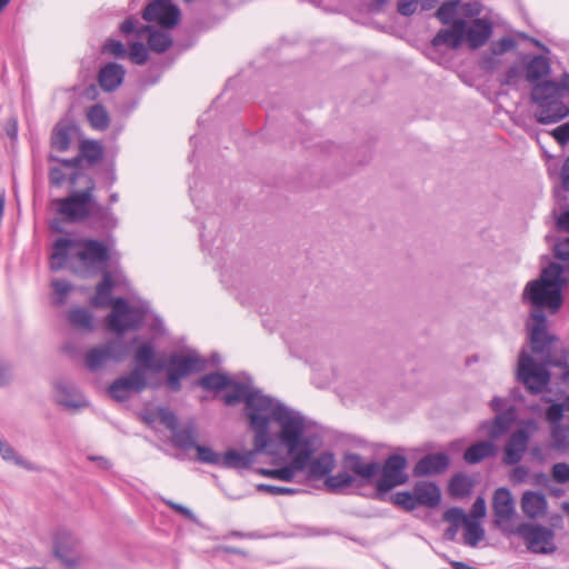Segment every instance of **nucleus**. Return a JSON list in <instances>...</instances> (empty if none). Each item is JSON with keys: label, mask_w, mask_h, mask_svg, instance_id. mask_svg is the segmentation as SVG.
Masks as SVG:
<instances>
[{"label": "nucleus", "mask_w": 569, "mask_h": 569, "mask_svg": "<svg viewBox=\"0 0 569 569\" xmlns=\"http://www.w3.org/2000/svg\"><path fill=\"white\" fill-rule=\"evenodd\" d=\"M249 428L253 431V448L243 453L230 449L221 457L222 468L248 469L259 453L279 456L282 449L293 452L306 432L305 417L284 403H277L274 408L264 410L257 407L253 398L248 400Z\"/></svg>", "instance_id": "1"}, {"label": "nucleus", "mask_w": 569, "mask_h": 569, "mask_svg": "<svg viewBox=\"0 0 569 569\" xmlns=\"http://www.w3.org/2000/svg\"><path fill=\"white\" fill-rule=\"evenodd\" d=\"M566 284L563 267L559 263H550L542 269L539 279L527 283L522 299L532 306L530 328L531 349L535 353H542L550 343L546 332V316L542 308H548L552 313L557 312L562 305V287Z\"/></svg>", "instance_id": "2"}, {"label": "nucleus", "mask_w": 569, "mask_h": 569, "mask_svg": "<svg viewBox=\"0 0 569 569\" xmlns=\"http://www.w3.org/2000/svg\"><path fill=\"white\" fill-rule=\"evenodd\" d=\"M133 369H140L142 375L147 371L167 372V387L170 391L181 390V379L190 373L203 371L207 368V360L200 357L196 351L187 356L171 353L167 363L163 360L156 359V349L151 342L140 345L133 352Z\"/></svg>", "instance_id": "3"}, {"label": "nucleus", "mask_w": 569, "mask_h": 569, "mask_svg": "<svg viewBox=\"0 0 569 569\" xmlns=\"http://www.w3.org/2000/svg\"><path fill=\"white\" fill-rule=\"evenodd\" d=\"M114 281L109 271L104 270L102 280L96 287V295L91 299V305L97 308L112 307L107 318V327L111 332L123 335L130 330L139 329L146 318L142 308L132 307L121 297L112 298L111 292Z\"/></svg>", "instance_id": "4"}, {"label": "nucleus", "mask_w": 569, "mask_h": 569, "mask_svg": "<svg viewBox=\"0 0 569 569\" xmlns=\"http://www.w3.org/2000/svg\"><path fill=\"white\" fill-rule=\"evenodd\" d=\"M76 257L87 269H94L110 260L109 247L97 239H71L60 237L52 244L50 268L53 271L63 269L71 258Z\"/></svg>", "instance_id": "5"}, {"label": "nucleus", "mask_w": 569, "mask_h": 569, "mask_svg": "<svg viewBox=\"0 0 569 569\" xmlns=\"http://www.w3.org/2000/svg\"><path fill=\"white\" fill-rule=\"evenodd\" d=\"M197 386L207 391H221L230 388L231 391L224 393L223 402L227 406H234L241 401L244 402V416L248 415V400L253 398L257 407H262L264 410L272 409L277 403H282L280 400L271 398L260 389L252 388V380L249 376L243 375L240 381L231 379L227 373L211 372L202 376L197 382Z\"/></svg>", "instance_id": "6"}, {"label": "nucleus", "mask_w": 569, "mask_h": 569, "mask_svg": "<svg viewBox=\"0 0 569 569\" xmlns=\"http://www.w3.org/2000/svg\"><path fill=\"white\" fill-rule=\"evenodd\" d=\"M560 84L545 80L532 87L531 101L537 106L536 120L541 124L556 123L569 114L568 106L562 101Z\"/></svg>", "instance_id": "7"}, {"label": "nucleus", "mask_w": 569, "mask_h": 569, "mask_svg": "<svg viewBox=\"0 0 569 569\" xmlns=\"http://www.w3.org/2000/svg\"><path fill=\"white\" fill-rule=\"evenodd\" d=\"M94 184L91 182L83 190L71 192L64 198H59L53 201L56 212L62 217L67 223H80L87 221L91 207L94 200Z\"/></svg>", "instance_id": "8"}, {"label": "nucleus", "mask_w": 569, "mask_h": 569, "mask_svg": "<svg viewBox=\"0 0 569 569\" xmlns=\"http://www.w3.org/2000/svg\"><path fill=\"white\" fill-rule=\"evenodd\" d=\"M287 453L292 457L289 465L276 469L258 468L256 472L263 477L279 479L282 481H291L296 477L297 472L307 468L310 457L313 455L310 439L305 437V432L301 435L297 449L293 452L287 451Z\"/></svg>", "instance_id": "9"}, {"label": "nucleus", "mask_w": 569, "mask_h": 569, "mask_svg": "<svg viewBox=\"0 0 569 569\" xmlns=\"http://www.w3.org/2000/svg\"><path fill=\"white\" fill-rule=\"evenodd\" d=\"M127 356V347L121 339H109L104 343L97 345L84 353L86 368L96 372L110 363H119Z\"/></svg>", "instance_id": "10"}, {"label": "nucleus", "mask_w": 569, "mask_h": 569, "mask_svg": "<svg viewBox=\"0 0 569 569\" xmlns=\"http://www.w3.org/2000/svg\"><path fill=\"white\" fill-rule=\"evenodd\" d=\"M517 378L530 393L538 395L549 385L550 372L545 363H537L526 350H522L519 355Z\"/></svg>", "instance_id": "11"}, {"label": "nucleus", "mask_w": 569, "mask_h": 569, "mask_svg": "<svg viewBox=\"0 0 569 569\" xmlns=\"http://www.w3.org/2000/svg\"><path fill=\"white\" fill-rule=\"evenodd\" d=\"M526 542L527 549L533 553H552L556 550L555 533L550 528L541 525L523 522L515 532Z\"/></svg>", "instance_id": "12"}, {"label": "nucleus", "mask_w": 569, "mask_h": 569, "mask_svg": "<svg viewBox=\"0 0 569 569\" xmlns=\"http://www.w3.org/2000/svg\"><path fill=\"white\" fill-rule=\"evenodd\" d=\"M148 388L147 375L140 369H132L129 373L113 380L108 387V395L118 402L128 401L132 395H139Z\"/></svg>", "instance_id": "13"}, {"label": "nucleus", "mask_w": 569, "mask_h": 569, "mask_svg": "<svg viewBox=\"0 0 569 569\" xmlns=\"http://www.w3.org/2000/svg\"><path fill=\"white\" fill-rule=\"evenodd\" d=\"M120 31L123 34L134 32L140 39L147 37L149 49L157 53H163L172 46V37L168 30H158L152 26L136 28V19L133 17L127 18L120 24Z\"/></svg>", "instance_id": "14"}, {"label": "nucleus", "mask_w": 569, "mask_h": 569, "mask_svg": "<svg viewBox=\"0 0 569 569\" xmlns=\"http://www.w3.org/2000/svg\"><path fill=\"white\" fill-rule=\"evenodd\" d=\"M492 511L496 526L505 533L515 532L513 518L516 517L515 501L508 488H498L492 497Z\"/></svg>", "instance_id": "15"}, {"label": "nucleus", "mask_w": 569, "mask_h": 569, "mask_svg": "<svg viewBox=\"0 0 569 569\" xmlns=\"http://www.w3.org/2000/svg\"><path fill=\"white\" fill-rule=\"evenodd\" d=\"M407 466V460L401 455H391L389 456L381 470V477L377 482V489L379 491L386 492L391 490L392 488L403 485L408 476L405 472Z\"/></svg>", "instance_id": "16"}, {"label": "nucleus", "mask_w": 569, "mask_h": 569, "mask_svg": "<svg viewBox=\"0 0 569 569\" xmlns=\"http://www.w3.org/2000/svg\"><path fill=\"white\" fill-rule=\"evenodd\" d=\"M142 18L157 22L164 29H172L180 21V10L171 0H152L143 10Z\"/></svg>", "instance_id": "17"}, {"label": "nucleus", "mask_w": 569, "mask_h": 569, "mask_svg": "<svg viewBox=\"0 0 569 569\" xmlns=\"http://www.w3.org/2000/svg\"><path fill=\"white\" fill-rule=\"evenodd\" d=\"M54 555L67 567H76L81 559L79 541L67 531H60L54 537Z\"/></svg>", "instance_id": "18"}, {"label": "nucleus", "mask_w": 569, "mask_h": 569, "mask_svg": "<svg viewBox=\"0 0 569 569\" xmlns=\"http://www.w3.org/2000/svg\"><path fill=\"white\" fill-rule=\"evenodd\" d=\"M466 21L457 19L452 22L450 29H440L431 40V47L428 50H436L440 46L450 49H458L465 41Z\"/></svg>", "instance_id": "19"}, {"label": "nucleus", "mask_w": 569, "mask_h": 569, "mask_svg": "<svg viewBox=\"0 0 569 569\" xmlns=\"http://www.w3.org/2000/svg\"><path fill=\"white\" fill-rule=\"evenodd\" d=\"M529 440L530 436L526 429H518L513 431L507 440L503 449V463L508 466H516L520 462L527 451Z\"/></svg>", "instance_id": "20"}, {"label": "nucleus", "mask_w": 569, "mask_h": 569, "mask_svg": "<svg viewBox=\"0 0 569 569\" xmlns=\"http://www.w3.org/2000/svg\"><path fill=\"white\" fill-rule=\"evenodd\" d=\"M517 410L513 406L508 407L502 412L497 413L492 420H485L480 423L479 429L486 431L491 440L498 439L507 433L515 421Z\"/></svg>", "instance_id": "21"}, {"label": "nucleus", "mask_w": 569, "mask_h": 569, "mask_svg": "<svg viewBox=\"0 0 569 569\" xmlns=\"http://www.w3.org/2000/svg\"><path fill=\"white\" fill-rule=\"evenodd\" d=\"M342 467L365 481H370L380 471L378 462H366L359 453L351 452L343 456Z\"/></svg>", "instance_id": "22"}, {"label": "nucleus", "mask_w": 569, "mask_h": 569, "mask_svg": "<svg viewBox=\"0 0 569 569\" xmlns=\"http://www.w3.org/2000/svg\"><path fill=\"white\" fill-rule=\"evenodd\" d=\"M88 220L90 228L96 230L111 231L118 227V218L111 207L102 206L96 199Z\"/></svg>", "instance_id": "23"}, {"label": "nucleus", "mask_w": 569, "mask_h": 569, "mask_svg": "<svg viewBox=\"0 0 569 569\" xmlns=\"http://www.w3.org/2000/svg\"><path fill=\"white\" fill-rule=\"evenodd\" d=\"M492 34V24L483 18L472 20L469 27L466 26L465 40L472 49L482 47Z\"/></svg>", "instance_id": "24"}, {"label": "nucleus", "mask_w": 569, "mask_h": 569, "mask_svg": "<svg viewBox=\"0 0 569 569\" xmlns=\"http://www.w3.org/2000/svg\"><path fill=\"white\" fill-rule=\"evenodd\" d=\"M56 400L59 405L70 409L88 406V401L78 388L69 382H58L56 385Z\"/></svg>", "instance_id": "25"}, {"label": "nucleus", "mask_w": 569, "mask_h": 569, "mask_svg": "<svg viewBox=\"0 0 569 569\" xmlns=\"http://www.w3.org/2000/svg\"><path fill=\"white\" fill-rule=\"evenodd\" d=\"M449 466V458L446 453H430L422 457L413 468L416 477L437 475L445 471Z\"/></svg>", "instance_id": "26"}, {"label": "nucleus", "mask_w": 569, "mask_h": 569, "mask_svg": "<svg viewBox=\"0 0 569 569\" xmlns=\"http://www.w3.org/2000/svg\"><path fill=\"white\" fill-rule=\"evenodd\" d=\"M124 76L126 70L121 64L109 62L100 69L98 81L102 90L112 92L122 84Z\"/></svg>", "instance_id": "27"}, {"label": "nucleus", "mask_w": 569, "mask_h": 569, "mask_svg": "<svg viewBox=\"0 0 569 569\" xmlns=\"http://www.w3.org/2000/svg\"><path fill=\"white\" fill-rule=\"evenodd\" d=\"M548 502L543 493L528 490L522 495L521 509L530 519L543 517L547 512Z\"/></svg>", "instance_id": "28"}, {"label": "nucleus", "mask_w": 569, "mask_h": 569, "mask_svg": "<svg viewBox=\"0 0 569 569\" xmlns=\"http://www.w3.org/2000/svg\"><path fill=\"white\" fill-rule=\"evenodd\" d=\"M308 466V476L310 479H326L336 466L335 455L330 451H323L313 459L311 456L307 467Z\"/></svg>", "instance_id": "29"}, {"label": "nucleus", "mask_w": 569, "mask_h": 569, "mask_svg": "<svg viewBox=\"0 0 569 569\" xmlns=\"http://www.w3.org/2000/svg\"><path fill=\"white\" fill-rule=\"evenodd\" d=\"M418 506L435 508L440 503L441 491L433 482L419 481L413 487Z\"/></svg>", "instance_id": "30"}, {"label": "nucleus", "mask_w": 569, "mask_h": 569, "mask_svg": "<svg viewBox=\"0 0 569 569\" xmlns=\"http://www.w3.org/2000/svg\"><path fill=\"white\" fill-rule=\"evenodd\" d=\"M550 71L551 66L549 59L537 54L526 64V79L528 82L537 84L540 83V80L546 78Z\"/></svg>", "instance_id": "31"}, {"label": "nucleus", "mask_w": 569, "mask_h": 569, "mask_svg": "<svg viewBox=\"0 0 569 569\" xmlns=\"http://www.w3.org/2000/svg\"><path fill=\"white\" fill-rule=\"evenodd\" d=\"M497 447L493 440L479 441L471 445L463 453V459L471 465L479 463L486 458L493 457L496 455Z\"/></svg>", "instance_id": "32"}, {"label": "nucleus", "mask_w": 569, "mask_h": 569, "mask_svg": "<svg viewBox=\"0 0 569 569\" xmlns=\"http://www.w3.org/2000/svg\"><path fill=\"white\" fill-rule=\"evenodd\" d=\"M355 483V477L346 469L336 475L329 473L325 479V486L329 492L340 493Z\"/></svg>", "instance_id": "33"}, {"label": "nucleus", "mask_w": 569, "mask_h": 569, "mask_svg": "<svg viewBox=\"0 0 569 569\" xmlns=\"http://www.w3.org/2000/svg\"><path fill=\"white\" fill-rule=\"evenodd\" d=\"M171 443L179 449L189 450L191 448L194 449L196 443V430L192 426L171 431Z\"/></svg>", "instance_id": "34"}, {"label": "nucleus", "mask_w": 569, "mask_h": 569, "mask_svg": "<svg viewBox=\"0 0 569 569\" xmlns=\"http://www.w3.org/2000/svg\"><path fill=\"white\" fill-rule=\"evenodd\" d=\"M87 119L90 126L99 131H104L110 124L109 113L100 103L93 104L88 109Z\"/></svg>", "instance_id": "35"}, {"label": "nucleus", "mask_w": 569, "mask_h": 569, "mask_svg": "<svg viewBox=\"0 0 569 569\" xmlns=\"http://www.w3.org/2000/svg\"><path fill=\"white\" fill-rule=\"evenodd\" d=\"M68 319L76 329L87 332L93 330L92 313L86 308H74L70 310Z\"/></svg>", "instance_id": "36"}, {"label": "nucleus", "mask_w": 569, "mask_h": 569, "mask_svg": "<svg viewBox=\"0 0 569 569\" xmlns=\"http://www.w3.org/2000/svg\"><path fill=\"white\" fill-rule=\"evenodd\" d=\"M71 130L67 124H58L51 134L52 148L60 152L67 151L71 143Z\"/></svg>", "instance_id": "37"}, {"label": "nucleus", "mask_w": 569, "mask_h": 569, "mask_svg": "<svg viewBox=\"0 0 569 569\" xmlns=\"http://www.w3.org/2000/svg\"><path fill=\"white\" fill-rule=\"evenodd\" d=\"M449 493L453 498H465L470 495L472 483L470 479L463 475H456L449 483Z\"/></svg>", "instance_id": "38"}, {"label": "nucleus", "mask_w": 569, "mask_h": 569, "mask_svg": "<svg viewBox=\"0 0 569 569\" xmlns=\"http://www.w3.org/2000/svg\"><path fill=\"white\" fill-rule=\"evenodd\" d=\"M465 528V535L463 540L465 543L470 547H476L480 540L485 537V530L481 527L480 522L477 520L470 519L466 522L463 526Z\"/></svg>", "instance_id": "39"}, {"label": "nucleus", "mask_w": 569, "mask_h": 569, "mask_svg": "<svg viewBox=\"0 0 569 569\" xmlns=\"http://www.w3.org/2000/svg\"><path fill=\"white\" fill-rule=\"evenodd\" d=\"M81 161L83 159L88 160L89 163H96L102 159L103 151L101 146L92 140H84L80 144V153Z\"/></svg>", "instance_id": "40"}, {"label": "nucleus", "mask_w": 569, "mask_h": 569, "mask_svg": "<svg viewBox=\"0 0 569 569\" xmlns=\"http://www.w3.org/2000/svg\"><path fill=\"white\" fill-rule=\"evenodd\" d=\"M458 6L459 0H447L436 11L437 19L443 24H452L456 20L455 16L457 13Z\"/></svg>", "instance_id": "41"}, {"label": "nucleus", "mask_w": 569, "mask_h": 569, "mask_svg": "<svg viewBox=\"0 0 569 569\" xmlns=\"http://www.w3.org/2000/svg\"><path fill=\"white\" fill-rule=\"evenodd\" d=\"M194 449L197 451V460L199 462L220 467L221 453H218L212 448L202 445H197Z\"/></svg>", "instance_id": "42"}, {"label": "nucleus", "mask_w": 569, "mask_h": 569, "mask_svg": "<svg viewBox=\"0 0 569 569\" xmlns=\"http://www.w3.org/2000/svg\"><path fill=\"white\" fill-rule=\"evenodd\" d=\"M256 489L259 492H266L271 496H293L301 491L298 488L281 487L267 483H258Z\"/></svg>", "instance_id": "43"}, {"label": "nucleus", "mask_w": 569, "mask_h": 569, "mask_svg": "<svg viewBox=\"0 0 569 569\" xmlns=\"http://www.w3.org/2000/svg\"><path fill=\"white\" fill-rule=\"evenodd\" d=\"M53 293L56 296L53 302L56 306L64 303L68 293L71 290V283L64 279H57L51 282Z\"/></svg>", "instance_id": "44"}, {"label": "nucleus", "mask_w": 569, "mask_h": 569, "mask_svg": "<svg viewBox=\"0 0 569 569\" xmlns=\"http://www.w3.org/2000/svg\"><path fill=\"white\" fill-rule=\"evenodd\" d=\"M128 56L132 63L142 66L148 61V49L142 42H132Z\"/></svg>", "instance_id": "45"}, {"label": "nucleus", "mask_w": 569, "mask_h": 569, "mask_svg": "<svg viewBox=\"0 0 569 569\" xmlns=\"http://www.w3.org/2000/svg\"><path fill=\"white\" fill-rule=\"evenodd\" d=\"M157 419L164 425L170 431L178 427V419L173 411L168 408L159 407L156 411Z\"/></svg>", "instance_id": "46"}, {"label": "nucleus", "mask_w": 569, "mask_h": 569, "mask_svg": "<svg viewBox=\"0 0 569 569\" xmlns=\"http://www.w3.org/2000/svg\"><path fill=\"white\" fill-rule=\"evenodd\" d=\"M395 503L408 511L415 510L418 507L413 491L397 492L395 496Z\"/></svg>", "instance_id": "47"}, {"label": "nucleus", "mask_w": 569, "mask_h": 569, "mask_svg": "<svg viewBox=\"0 0 569 569\" xmlns=\"http://www.w3.org/2000/svg\"><path fill=\"white\" fill-rule=\"evenodd\" d=\"M471 518L466 515V512L459 507L449 508L445 512V520L449 521L452 526L459 527L460 523L463 526Z\"/></svg>", "instance_id": "48"}, {"label": "nucleus", "mask_w": 569, "mask_h": 569, "mask_svg": "<svg viewBox=\"0 0 569 569\" xmlns=\"http://www.w3.org/2000/svg\"><path fill=\"white\" fill-rule=\"evenodd\" d=\"M521 76L520 68L515 64L509 67L506 72L499 78V83L502 87L516 86Z\"/></svg>", "instance_id": "49"}, {"label": "nucleus", "mask_w": 569, "mask_h": 569, "mask_svg": "<svg viewBox=\"0 0 569 569\" xmlns=\"http://www.w3.org/2000/svg\"><path fill=\"white\" fill-rule=\"evenodd\" d=\"M563 416V405L552 403L546 412L547 420L551 423V429L556 426H562L560 423Z\"/></svg>", "instance_id": "50"}, {"label": "nucleus", "mask_w": 569, "mask_h": 569, "mask_svg": "<svg viewBox=\"0 0 569 569\" xmlns=\"http://www.w3.org/2000/svg\"><path fill=\"white\" fill-rule=\"evenodd\" d=\"M103 51L114 56L116 58H124L127 56L124 44L121 41L113 39H110L104 43Z\"/></svg>", "instance_id": "51"}, {"label": "nucleus", "mask_w": 569, "mask_h": 569, "mask_svg": "<svg viewBox=\"0 0 569 569\" xmlns=\"http://www.w3.org/2000/svg\"><path fill=\"white\" fill-rule=\"evenodd\" d=\"M552 477L559 483L569 481V465L565 462L555 463L552 467Z\"/></svg>", "instance_id": "52"}, {"label": "nucleus", "mask_w": 569, "mask_h": 569, "mask_svg": "<svg viewBox=\"0 0 569 569\" xmlns=\"http://www.w3.org/2000/svg\"><path fill=\"white\" fill-rule=\"evenodd\" d=\"M515 47V40L509 37H503L495 42L491 47L492 53L496 56L503 54Z\"/></svg>", "instance_id": "53"}, {"label": "nucleus", "mask_w": 569, "mask_h": 569, "mask_svg": "<svg viewBox=\"0 0 569 569\" xmlns=\"http://www.w3.org/2000/svg\"><path fill=\"white\" fill-rule=\"evenodd\" d=\"M419 2V0H399L397 7L398 12L405 17L412 16L416 12Z\"/></svg>", "instance_id": "54"}, {"label": "nucleus", "mask_w": 569, "mask_h": 569, "mask_svg": "<svg viewBox=\"0 0 569 569\" xmlns=\"http://www.w3.org/2000/svg\"><path fill=\"white\" fill-rule=\"evenodd\" d=\"M486 511L487 507L485 498L481 496L477 497L471 507V519L478 521V519H481L486 516Z\"/></svg>", "instance_id": "55"}, {"label": "nucleus", "mask_w": 569, "mask_h": 569, "mask_svg": "<svg viewBox=\"0 0 569 569\" xmlns=\"http://www.w3.org/2000/svg\"><path fill=\"white\" fill-rule=\"evenodd\" d=\"M552 136L559 144H567L569 142V122H566L553 129Z\"/></svg>", "instance_id": "56"}, {"label": "nucleus", "mask_w": 569, "mask_h": 569, "mask_svg": "<svg viewBox=\"0 0 569 569\" xmlns=\"http://www.w3.org/2000/svg\"><path fill=\"white\" fill-rule=\"evenodd\" d=\"M555 256L563 261L569 260V237L561 239L556 243Z\"/></svg>", "instance_id": "57"}, {"label": "nucleus", "mask_w": 569, "mask_h": 569, "mask_svg": "<svg viewBox=\"0 0 569 569\" xmlns=\"http://www.w3.org/2000/svg\"><path fill=\"white\" fill-rule=\"evenodd\" d=\"M0 455L4 460L14 461L17 465L26 466L22 460L19 459L17 452L13 448L9 447L8 445L3 443L0 440Z\"/></svg>", "instance_id": "58"}, {"label": "nucleus", "mask_w": 569, "mask_h": 569, "mask_svg": "<svg viewBox=\"0 0 569 569\" xmlns=\"http://www.w3.org/2000/svg\"><path fill=\"white\" fill-rule=\"evenodd\" d=\"M66 173L59 167H52L49 171V181L51 186L60 187L66 181Z\"/></svg>", "instance_id": "59"}, {"label": "nucleus", "mask_w": 569, "mask_h": 569, "mask_svg": "<svg viewBox=\"0 0 569 569\" xmlns=\"http://www.w3.org/2000/svg\"><path fill=\"white\" fill-rule=\"evenodd\" d=\"M529 476V469L525 466H516L511 472V480L516 483H521L527 480Z\"/></svg>", "instance_id": "60"}, {"label": "nucleus", "mask_w": 569, "mask_h": 569, "mask_svg": "<svg viewBox=\"0 0 569 569\" xmlns=\"http://www.w3.org/2000/svg\"><path fill=\"white\" fill-rule=\"evenodd\" d=\"M50 160L51 161H57V162L61 163L62 166H64L67 168H72V169H76V170H78L80 168L81 163H82L81 157L79 154L77 157L71 158V159H61V158L51 156Z\"/></svg>", "instance_id": "61"}, {"label": "nucleus", "mask_w": 569, "mask_h": 569, "mask_svg": "<svg viewBox=\"0 0 569 569\" xmlns=\"http://www.w3.org/2000/svg\"><path fill=\"white\" fill-rule=\"evenodd\" d=\"M166 503L171 507L173 510H176L177 512H179L180 515L184 516L186 518L188 519H193L194 516L192 513V511L190 509H188L187 507L182 506V505H179V503H176L173 501H166Z\"/></svg>", "instance_id": "62"}, {"label": "nucleus", "mask_w": 569, "mask_h": 569, "mask_svg": "<svg viewBox=\"0 0 569 569\" xmlns=\"http://www.w3.org/2000/svg\"><path fill=\"white\" fill-rule=\"evenodd\" d=\"M561 182L566 190H569V156L566 158L561 168Z\"/></svg>", "instance_id": "63"}, {"label": "nucleus", "mask_w": 569, "mask_h": 569, "mask_svg": "<svg viewBox=\"0 0 569 569\" xmlns=\"http://www.w3.org/2000/svg\"><path fill=\"white\" fill-rule=\"evenodd\" d=\"M557 227L560 230L569 231V210L562 212L557 219Z\"/></svg>", "instance_id": "64"}]
</instances>
